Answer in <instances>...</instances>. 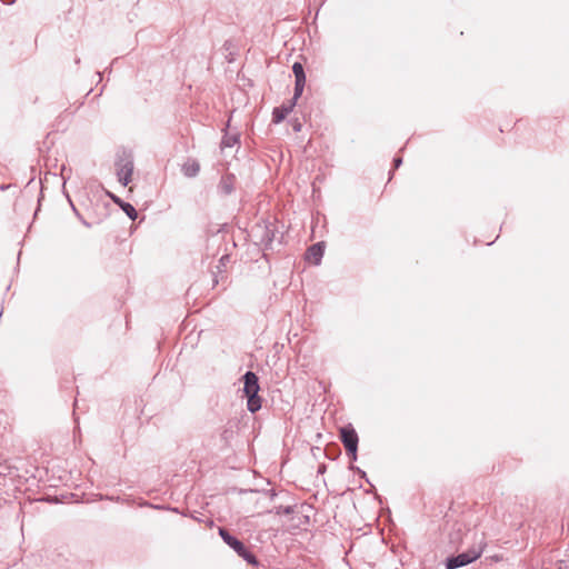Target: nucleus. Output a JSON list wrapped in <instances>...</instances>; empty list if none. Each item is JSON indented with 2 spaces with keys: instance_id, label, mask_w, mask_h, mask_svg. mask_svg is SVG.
Segmentation results:
<instances>
[{
  "instance_id": "nucleus-15",
  "label": "nucleus",
  "mask_w": 569,
  "mask_h": 569,
  "mask_svg": "<svg viewBox=\"0 0 569 569\" xmlns=\"http://www.w3.org/2000/svg\"><path fill=\"white\" fill-rule=\"evenodd\" d=\"M402 160L401 158L395 159V168H398L401 164Z\"/></svg>"
},
{
  "instance_id": "nucleus-3",
  "label": "nucleus",
  "mask_w": 569,
  "mask_h": 569,
  "mask_svg": "<svg viewBox=\"0 0 569 569\" xmlns=\"http://www.w3.org/2000/svg\"><path fill=\"white\" fill-rule=\"evenodd\" d=\"M116 168H117V177H118V181L122 184V186H128L129 182L131 181L132 179V173H133V160L130 156H123L121 157L117 163H116Z\"/></svg>"
},
{
  "instance_id": "nucleus-8",
  "label": "nucleus",
  "mask_w": 569,
  "mask_h": 569,
  "mask_svg": "<svg viewBox=\"0 0 569 569\" xmlns=\"http://www.w3.org/2000/svg\"><path fill=\"white\" fill-rule=\"evenodd\" d=\"M200 170V166L196 160H188L182 166V172L186 177H196Z\"/></svg>"
},
{
  "instance_id": "nucleus-1",
  "label": "nucleus",
  "mask_w": 569,
  "mask_h": 569,
  "mask_svg": "<svg viewBox=\"0 0 569 569\" xmlns=\"http://www.w3.org/2000/svg\"><path fill=\"white\" fill-rule=\"evenodd\" d=\"M259 390L257 375L251 371L246 372L243 376V392L248 398L247 407L250 412H256L261 408V399L258 396Z\"/></svg>"
},
{
  "instance_id": "nucleus-2",
  "label": "nucleus",
  "mask_w": 569,
  "mask_h": 569,
  "mask_svg": "<svg viewBox=\"0 0 569 569\" xmlns=\"http://www.w3.org/2000/svg\"><path fill=\"white\" fill-rule=\"evenodd\" d=\"M483 550L482 542L479 543L477 547H472L467 552H462L456 557H451L447 559L446 568L447 569H457L463 566H467L471 563L472 561L477 560Z\"/></svg>"
},
{
  "instance_id": "nucleus-16",
  "label": "nucleus",
  "mask_w": 569,
  "mask_h": 569,
  "mask_svg": "<svg viewBox=\"0 0 569 569\" xmlns=\"http://www.w3.org/2000/svg\"><path fill=\"white\" fill-rule=\"evenodd\" d=\"M293 129H295L296 131H300V129H301V124H300V123L295 124Z\"/></svg>"
},
{
  "instance_id": "nucleus-10",
  "label": "nucleus",
  "mask_w": 569,
  "mask_h": 569,
  "mask_svg": "<svg viewBox=\"0 0 569 569\" xmlns=\"http://www.w3.org/2000/svg\"><path fill=\"white\" fill-rule=\"evenodd\" d=\"M121 209L127 213V216L131 220H134L137 218V211H136L134 207L131 206L130 203H128V202L121 203Z\"/></svg>"
},
{
  "instance_id": "nucleus-4",
  "label": "nucleus",
  "mask_w": 569,
  "mask_h": 569,
  "mask_svg": "<svg viewBox=\"0 0 569 569\" xmlns=\"http://www.w3.org/2000/svg\"><path fill=\"white\" fill-rule=\"evenodd\" d=\"M340 438L346 450L351 455V459H357L358 435L352 427H343L340 429Z\"/></svg>"
},
{
  "instance_id": "nucleus-12",
  "label": "nucleus",
  "mask_w": 569,
  "mask_h": 569,
  "mask_svg": "<svg viewBox=\"0 0 569 569\" xmlns=\"http://www.w3.org/2000/svg\"><path fill=\"white\" fill-rule=\"evenodd\" d=\"M237 553L240 557H242L246 561H248L249 563L254 565L257 562L254 556L251 552H249L246 547H244L243 552H237Z\"/></svg>"
},
{
  "instance_id": "nucleus-13",
  "label": "nucleus",
  "mask_w": 569,
  "mask_h": 569,
  "mask_svg": "<svg viewBox=\"0 0 569 569\" xmlns=\"http://www.w3.org/2000/svg\"><path fill=\"white\" fill-rule=\"evenodd\" d=\"M305 83L306 82H297L296 81V87H295V96H293V99L291 101H297V99L302 94V91H303V88H305Z\"/></svg>"
},
{
  "instance_id": "nucleus-9",
  "label": "nucleus",
  "mask_w": 569,
  "mask_h": 569,
  "mask_svg": "<svg viewBox=\"0 0 569 569\" xmlns=\"http://www.w3.org/2000/svg\"><path fill=\"white\" fill-rule=\"evenodd\" d=\"M292 71L295 73L297 82H306V76H305L303 67L301 63L296 62L292 66Z\"/></svg>"
},
{
  "instance_id": "nucleus-6",
  "label": "nucleus",
  "mask_w": 569,
  "mask_h": 569,
  "mask_svg": "<svg viewBox=\"0 0 569 569\" xmlns=\"http://www.w3.org/2000/svg\"><path fill=\"white\" fill-rule=\"evenodd\" d=\"M323 256V246L322 243H316V244H312L307 253H306V259L313 263V264H319L320 261H321V258Z\"/></svg>"
},
{
  "instance_id": "nucleus-14",
  "label": "nucleus",
  "mask_w": 569,
  "mask_h": 569,
  "mask_svg": "<svg viewBox=\"0 0 569 569\" xmlns=\"http://www.w3.org/2000/svg\"><path fill=\"white\" fill-rule=\"evenodd\" d=\"M110 197H111V199H112L117 204H119L120 207H121V203H124V202H123V201H121L119 198H117V197H114V196H112V194H110Z\"/></svg>"
},
{
  "instance_id": "nucleus-11",
  "label": "nucleus",
  "mask_w": 569,
  "mask_h": 569,
  "mask_svg": "<svg viewBox=\"0 0 569 569\" xmlns=\"http://www.w3.org/2000/svg\"><path fill=\"white\" fill-rule=\"evenodd\" d=\"M236 143H238V136H226L222 139L221 147L222 148H231Z\"/></svg>"
},
{
  "instance_id": "nucleus-5",
  "label": "nucleus",
  "mask_w": 569,
  "mask_h": 569,
  "mask_svg": "<svg viewBox=\"0 0 569 569\" xmlns=\"http://www.w3.org/2000/svg\"><path fill=\"white\" fill-rule=\"evenodd\" d=\"M219 535L222 538V540L232 548L236 552H243L244 551V545L238 540L237 538L232 537L226 529L220 528Z\"/></svg>"
},
{
  "instance_id": "nucleus-7",
  "label": "nucleus",
  "mask_w": 569,
  "mask_h": 569,
  "mask_svg": "<svg viewBox=\"0 0 569 569\" xmlns=\"http://www.w3.org/2000/svg\"><path fill=\"white\" fill-rule=\"evenodd\" d=\"M295 101H290L288 106H282L281 108H276L273 110V121L276 123L281 122L293 109Z\"/></svg>"
}]
</instances>
